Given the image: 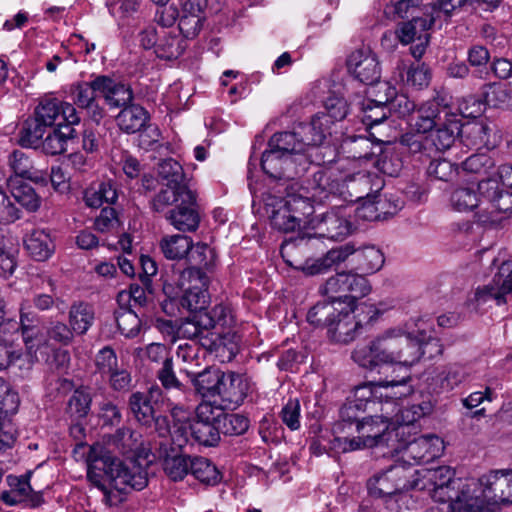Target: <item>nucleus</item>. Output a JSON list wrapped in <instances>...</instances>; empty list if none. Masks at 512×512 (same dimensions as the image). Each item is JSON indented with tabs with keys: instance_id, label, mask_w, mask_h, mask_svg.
I'll return each mask as SVG.
<instances>
[{
	"instance_id": "obj_50",
	"label": "nucleus",
	"mask_w": 512,
	"mask_h": 512,
	"mask_svg": "<svg viewBox=\"0 0 512 512\" xmlns=\"http://www.w3.org/2000/svg\"><path fill=\"white\" fill-rule=\"evenodd\" d=\"M18 253L17 242L0 229V276L12 275L16 268L15 257Z\"/></svg>"
},
{
	"instance_id": "obj_18",
	"label": "nucleus",
	"mask_w": 512,
	"mask_h": 512,
	"mask_svg": "<svg viewBox=\"0 0 512 512\" xmlns=\"http://www.w3.org/2000/svg\"><path fill=\"white\" fill-rule=\"evenodd\" d=\"M478 190L483 196V212L489 214L512 212V191L501 188L497 178L482 179Z\"/></svg>"
},
{
	"instance_id": "obj_6",
	"label": "nucleus",
	"mask_w": 512,
	"mask_h": 512,
	"mask_svg": "<svg viewBox=\"0 0 512 512\" xmlns=\"http://www.w3.org/2000/svg\"><path fill=\"white\" fill-rule=\"evenodd\" d=\"M407 379L363 383L355 387L349 401L354 402L363 412L376 411V406H385L389 399H400L409 393Z\"/></svg>"
},
{
	"instance_id": "obj_59",
	"label": "nucleus",
	"mask_w": 512,
	"mask_h": 512,
	"mask_svg": "<svg viewBox=\"0 0 512 512\" xmlns=\"http://www.w3.org/2000/svg\"><path fill=\"white\" fill-rule=\"evenodd\" d=\"M463 170L488 178H494L492 170L495 167L494 160L487 154H474L462 163Z\"/></svg>"
},
{
	"instance_id": "obj_40",
	"label": "nucleus",
	"mask_w": 512,
	"mask_h": 512,
	"mask_svg": "<svg viewBox=\"0 0 512 512\" xmlns=\"http://www.w3.org/2000/svg\"><path fill=\"white\" fill-rule=\"evenodd\" d=\"M384 255L382 251L374 245L356 247L353 262L355 269L362 273H375L384 264Z\"/></svg>"
},
{
	"instance_id": "obj_48",
	"label": "nucleus",
	"mask_w": 512,
	"mask_h": 512,
	"mask_svg": "<svg viewBox=\"0 0 512 512\" xmlns=\"http://www.w3.org/2000/svg\"><path fill=\"white\" fill-rule=\"evenodd\" d=\"M435 128L430 135V141L435 150L439 152L450 149L461 132V125L456 121L440 122Z\"/></svg>"
},
{
	"instance_id": "obj_37",
	"label": "nucleus",
	"mask_w": 512,
	"mask_h": 512,
	"mask_svg": "<svg viewBox=\"0 0 512 512\" xmlns=\"http://www.w3.org/2000/svg\"><path fill=\"white\" fill-rule=\"evenodd\" d=\"M24 243L28 253L37 261L47 260L55 249L50 233L45 229L32 230Z\"/></svg>"
},
{
	"instance_id": "obj_15",
	"label": "nucleus",
	"mask_w": 512,
	"mask_h": 512,
	"mask_svg": "<svg viewBox=\"0 0 512 512\" xmlns=\"http://www.w3.org/2000/svg\"><path fill=\"white\" fill-rule=\"evenodd\" d=\"M396 400L397 399H389L386 401L384 408L388 409L390 412V424H397L392 430L395 439H398L408 435L410 433L409 426L429 414L432 407L429 402H423L419 405L400 408Z\"/></svg>"
},
{
	"instance_id": "obj_11",
	"label": "nucleus",
	"mask_w": 512,
	"mask_h": 512,
	"mask_svg": "<svg viewBox=\"0 0 512 512\" xmlns=\"http://www.w3.org/2000/svg\"><path fill=\"white\" fill-rule=\"evenodd\" d=\"M381 415L363 417L358 421L353 431L360 449L371 448L386 443L391 449V444L396 442L393 430L390 429V412L384 406L380 408Z\"/></svg>"
},
{
	"instance_id": "obj_34",
	"label": "nucleus",
	"mask_w": 512,
	"mask_h": 512,
	"mask_svg": "<svg viewBox=\"0 0 512 512\" xmlns=\"http://www.w3.org/2000/svg\"><path fill=\"white\" fill-rule=\"evenodd\" d=\"M26 307L21 308V329L22 338L27 349V355L30 361H39L37 351L40 348H47L44 344V339L40 334V330L33 322L36 316L33 313L25 312Z\"/></svg>"
},
{
	"instance_id": "obj_16",
	"label": "nucleus",
	"mask_w": 512,
	"mask_h": 512,
	"mask_svg": "<svg viewBox=\"0 0 512 512\" xmlns=\"http://www.w3.org/2000/svg\"><path fill=\"white\" fill-rule=\"evenodd\" d=\"M349 73L359 82L373 85L381 77L377 56L369 48L353 51L347 59Z\"/></svg>"
},
{
	"instance_id": "obj_2",
	"label": "nucleus",
	"mask_w": 512,
	"mask_h": 512,
	"mask_svg": "<svg viewBox=\"0 0 512 512\" xmlns=\"http://www.w3.org/2000/svg\"><path fill=\"white\" fill-rule=\"evenodd\" d=\"M352 359L369 370L382 365L411 367L420 361L421 351L413 332H406L402 328H389L367 345L358 346L352 353Z\"/></svg>"
},
{
	"instance_id": "obj_64",
	"label": "nucleus",
	"mask_w": 512,
	"mask_h": 512,
	"mask_svg": "<svg viewBox=\"0 0 512 512\" xmlns=\"http://www.w3.org/2000/svg\"><path fill=\"white\" fill-rule=\"evenodd\" d=\"M460 135L467 146L478 147L488 141V127L483 123L467 124L461 128Z\"/></svg>"
},
{
	"instance_id": "obj_63",
	"label": "nucleus",
	"mask_w": 512,
	"mask_h": 512,
	"mask_svg": "<svg viewBox=\"0 0 512 512\" xmlns=\"http://www.w3.org/2000/svg\"><path fill=\"white\" fill-rule=\"evenodd\" d=\"M116 323L121 334L127 338L135 337L140 331L141 320L131 309L117 311Z\"/></svg>"
},
{
	"instance_id": "obj_36",
	"label": "nucleus",
	"mask_w": 512,
	"mask_h": 512,
	"mask_svg": "<svg viewBox=\"0 0 512 512\" xmlns=\"http://www.w3.org/2000/svg\"><path fill=\"white\" fill-rule=\"evenodd\" d=\"M341 307L340 298L319 302L309 310L307 321L311 325L325 327L328 330L337 316H341Z\"/></svg>"
},
{
	"instance_id": "obj_41",
	"label": "nucleus",
	"mask_w": 512,
	"mask_h": 512,
	"mask_svg": "<svg viewBox=\"0 0 512 512\" xmlns=\"http://www.w3.org/2000/svg\"><path fill=\"white\" fill-rule=\"evenodd\" d=\"M117 198L116 187L111 181L92 183L83 196L85 204L90 208H99L103 203L113 204Z\"/></svg>"
},
{
	"instance_id": "obj_32",
	"label": "nucleus",
	"mask_w": 512,
	"mask_h": 512,
	"mask_svg": "<svg viewBox=\"0 0 512 512\" xmlns=\"http://www.w3.org/2000/svg\"><path fill=\"white\" fill-rule=\"evenodd\" d=\"M247 393L248 382L242 375L234 372H223L222 381L217 394L223 402L240 405L246 398Z\"/></svg>"
},
{
	"instance_id": "obj_49",
	"label": "nucleus",
	"mask_w": 512,
	"mask_h": 512,
	"mask_svg": "<svg viewBox=\"0 0 512 512\" xmlns=\"http://www.w3.org/2000/svg\"><path fill=\"white\" fill-rule=\"evenodd\" d=\"M161 252L170 260H180L185 258L192 248V240L185 235H167L159 243Z\"/></svg>"
},
{
	"instance_id": "obj_30",
	"label": "nucleus",
	"mask_w": 512,
	"mask_h": 512,
	"mask_svg": "<svg viewBox=\"0 0 512 512\" xmlns=\"http://www.w3.org/2000/svg\"><path fill=\"white\" fill-rule=\"evenodd\" d=\"M95 86L110 107L118 108L125 106L130 103L133 98L132 90L128 85L116 82L107 76L96 77Z\"/></svg>"
},
{
	"instance_id": "obj_42",
	"label": "nucleus",
	"mask_w": 512,
	"mask_h": 512,
	"mask_svg": "<svg viewBox=\"0 0 512 512\" xmlns=\"http://www.w3.org/2000/svg\"><path fill=\"white\" fill-rule=\"evenodd\" d=\"M426 12H429V9L422 7L418 0L390 1L384 7V15L390 20L402 19L406 21Z\"/></svg>"
},
{
	"instance_id": "obj_58",
	"label": "nucleus",
	"mask_w": 512,
	"mask_h": 512,
	"mask_svg": "<svg viewBox=\"0 0 512 512\" xmlns=\"http://www.w3.org/2000/svg\"><path fill=\"white\" fill-rule=\"evenodd\" d=\"M192 459L182 454L167 455L163 462L164 471L171 480H182L190 472Z\"/></svg>"
},
{
	"instance_id": "obj_1",
	"label": "nucleus",
	"mask_w": 512,
	"mask_h": 512,
	"mask_svg": "<svg viewBox=\"0 0 512 512\" xmlns=\"http://www.w3.org/2000/svg\"><path fill=\"white\" fill-rule=\"evenodd\" d=\"M88 477L103 491V501L116 506L123 501L128 488L142 490L148 484L145 468L134 459L122 461L112 457L108 450L93 444L87 454Z\"/></svg>"
},
{
	"instance_id": "obj_54",
	"label": "nucleus",
	"mask_w": 512,
	"mask_h": 512,
	"mask_svg": "<svg viewBox=\"0 0 512 512\" xmlns=\"http://www.w3.org/2000/svg\"><path fill=\"white\" fill-rule=\"evenodd\" d=\"M348 281L349 271L338 272L329 277L325 283L320 287V292L324 295L331 296V299H338L345 303L348 297Z\"/></svg>"
},
{
	"instance_id": "obj_47",
	"label": "nucleus",
	"mask_w": 512,
	"mask_h": 512,
	"mask_svg": "<svg viewBox=\"0 0 512 512\" xmlns=\"http://www.w3.org/2000/svg\"><path fill=\"white\" fill-rule=\"evenodd\" d=\"M16 183L17 180L12 177L7 180V184L11 189V194L15 202L28 212L37 211L41 206V197L29 184L21 183L20 185H16Z\"/></svg>"
},
{
	"instance_id": "obj_10",
	"label": "nucleus",
	"mask_w": 512,
	"mask_h": 512,
	"mask_svg": "<svg viewBox=\"0 0 512 512\" xmlns=\"http://www.w3.org/2000/svg\"><path fill=\"white\" fill-rule=\"evenodd\" d=\"M434 23L435 18L429 11L421 16L398 23L395 36L402 45L413 44L410 48L411 55L415 59H420L428 47L430 41L429 30Z\"/></svg>"
},
{
	"instance_id": "obj_56",
	"label": "nucleus",
	"mask_w": 512,
	"mask_h": 512,
	"mask_svg": "<svg viewBox=\"0 0 512 512\" xmlns=\"http://www.w3.org/2000/svg\"><path fill=\"white\" fill-rule=\"evenodd\" d=\"M506 295H508V293L503 290L501 281L498 282L495 275L492 283L476 289L474 301L477 306H482L492 301L497 305H501L506 303Z\"/></svg>"
},
{
	"instance_id": "obj_45",
	"label": "nucleus",
	"mask_w": 512,
	"mask_h": 512,
	"mask_svg": "<svg viewBox=\"0 0 512 512\" xmlns=\"http://www.w3.org/2000/svg\"><path fill=\"white\" fill-rule=\"evenodd\" d=\"M147 120V111L139 105H130L123 108L116 117L119 128L128 134L140 131Z\"/></svg>"
},
{
	"instance_id": "obj_60",
	"label": "nucleus",
	"mask_w": 512,
	"mask_h": 512,
	"mask_svg": "<svg viewBox=\"0 0 512 512\" xmlns=\"http://www.w3.org/2000/svg\"><path fill=\"white\" fill-rule=\"evenodd\" d=\"M31 474L22 477L9 475L7 477L8 485L25 501H29L32 507L40 505L42 497L39 493L33 492V488L29 483Z\"/></svg>"
},
{
	"instance_id": "obj_20",
	"label": "nucleus",
	"mask_w": 512,
	"mask_h": 512,
	"mask_svg": "<svg viewBox=\"0 0 512 512\" xmlns=\"http://www.w3.org/2000/svg\"><path fill=\"white\" fill-rule=\"evenodd\" d=\"M162 396L161 389L154 385L146 391H136L129 397V408L136 420L144 426L152 427L155 420V405Z\"/></svg>"
},
{
	"instance_id": "obj_46",
	"label": "nucleus",
	"mask_w": 512,
	"mask_h": 512,
	"mask_svg": "<svg viewBox=\"0 0 512 512\" xmlns=\"http://www.w3.org/2000/svg\"><path fill=\"white\" fill-rule=\"evenodd\" d=\"M379 149V144L373 142L366 136H351L344 140L342 144L343 151L348 158L355 160H368L376 155L375 149Z\"/></svg>"
},
{
	"instance_id": "obj_13",
	"label": "nucleus",
	"mask_w": 512,
	"mask_h": 512,
	"mask_svg": "<svg viewBox=\"0 0 512 512\" xmlns=\"http://www.w3.org/2000/svg\"><path fill=\"white\" fill-rule=\"evenodd\" d=\"M209 278L199 269H184L180 274L179 285L185 289L181 306L192 312L208 311L209 295L207 291Z\"/></svg>"
},
{
	"instance_id": "obj_5",
	"label": "nucleus",
	"mask_w": 512,
	"mask_h": 512,
	"mask_svg": "<svg viewBox=\"0 0 512 512\" xmlns=\"http://www.w3.org/2000/svg\"><path fill=\"white\" fill-rule=\"evenodd\" d=\"M158 175L162 181V187L151 201L152 209L156 212H164L176 201L177 195L191 197L190 180L186 177L183 167L172 158L164 159L159 163Z\"/></svg>"
},
{
	"instance_id": "obj_22",
	"label": "nucleus",
	"mask_w": 512,
	"mask_h": 512,
	"mask_svg": "<svg viewBox=\"0 0 512 512\" xmlns=\"http://www.w3.org/2000/svg\"><path fill=\"white\" fill-rule=\"evenodd\" d=\"M309 194L314 202L322 203L331 196L342 194V183L332 169H319L302 188Z\"/></svg>"
},
{
	"instance_id": "obj_51",
	"label": "nucleus",
	"mask_w": 512,
	"mask_h": 512,
	"mask_svg": "<svg viewBox=\"0 0 512 512\" xmlns=\"http://www.w3.org/2000/svg\"><path fill=\"white\" fill-rule=\"evenodd\" d=\"M481 95L483 102L489 107L504 108L512 104V96L507 84H485Z\"/></svg>"
},
{
	"instance_id": "obj_38",
	"label": "nucleus",
	"mask_w": 512,
	"mask_h": 512,
	"mask_svg": "<svg viewBox=\"0 0 512 512\" xmlns=\"http://www.w3.org/2000/svg\"><path fill=\"white\" fill-rule=\"evenodd\" d=\"M139 434L130 428H120L113 435L109 436L104 443H97L109 451L112 457H116L113 452L118 451L127 454L136 450L139 443Z\"/></svg>"
},
{
	"instance_id": "obj_12",
	"label": "nucleus",
	"mask_w": 512,
	"mask_h": 512,
	"mask_svg": "<svg viewBox=\"0 0 512 512\" xmlns=\"http://www.w3.org/2000/svg\"><path fill=\"white\" fill-rule=\"evenodd\" d=\"M268 147H273L284 156L294 160V163L305 170L308 169L310 164L320 165L326 162L323 156H314L313 153L308 151L302 137L298 133L297 126L293 131L275 133L269 139Z\"/></svg>"
},
{
	"instance_id": "obj_31",
	"label": "nucleus",
	"mask_w": 512,
	"mask_h": 512,
	"mask_svg": "<svg viewBox=\"0 0 512 512\" xmlns=\"http://www.w3.org/2000/svg\"><path fill=\"white\" fill-rule=\"evenodd\" d=\"M266 206L270 208V222L273 228L281 232H292L300 227L294 214L290 211L281 196L269 195Z\"/></svg>"
},
{
	"instance_id": "obj_62",
	"label": "nucleus",
	"mask_w": 512,
	"mask_h": 512,
	"mask_svg": "<svg viewBox=\"0 0 512 512\" xmlns=\"http://www.w3.org/2000/svg\"><path fill=\"white\" fill-rule=\"evenodd\" d=\"M359 412H363V410L354 402L348 400L340 410L341 420L335 424L334 432L345 434L347 429L353 431L358 421L362 419L359 416Z\"/></svg>"
},
{
	"instance_id": "obj_25",
	"label": "nucleus",
	"mask_w": 512,
	"mask_h": 512,
	"mask_svg": "<svg viewBox=\"0 0 512 512\" xmlns=\"http://www.w3.org/2000/svg\"><path fill=\"white\" fill-rule=\"evenodd\" d=\"M285 191L286 195L282 199L292 214L298 218V224L312 227L317 217L314 216L315 208L312 204L314 202L312 197L302 188L296 189L294 185L286 187Z\"/></svg>"
},
{
	"instance_id": "obj_43",
	"label": "nucleus",
	"mask_w": 512,
	"mask_h": 512,
	"mask_svg": "<svg viewBox=\"0 0 512 512\" xmlns=\"http://www.w3.org/2000/svg\"><path fill=\"white\" fill-rule=\"evenodd\" d=\"M68 318L72 330H74L76 334L83 335L94 323V308L87 302H75L69 309Z\"/></svg>"
},
{
	"instance_id": "obj_7",
	"label": "nucleus",
	"mask_w": 512,
	"mask_h": 512,
	"mask_svg": "<svg viewBox=\"0 0 512 512\" xmlns=\"http://www.w3.org/2000/svg\"><path fill=\"white\" fill-rule=\"evenodd\" d=\"M476 481L479 486L473 498L479 512H489V505L512 504V470L492 471Z\"/></svg>"
},
{
	"instance_id": "obj_21",
	"label": "nucleus",
	"mask_w": 512,
	"mask_h": 512,
	"mask_svg": "<svg viewBox=\"0 0 512 512\" xmlns=\"http://www.w3.org/2000/svg\"><path fill=\"white\" fill-rule=\"evenodd\" d=\"M261 167L268 176L276 179H293L306 171L273 147L263 152Z\"/></svg>"
},
{
	"instance_id": "obj_28",
	"label": "nucleus",
	"mask_w": 512,
	"mask_h": 512,
	"mask_svg": "<svg viewBox=\"0 0 512 512\" xmlns=\"http://www.w3.org/2000/svg\"><path fill=\"white\" fill-rule=\"evenodd\" d=\"M362 328V321L357 319L353 312L341 307V316L333 321L327 330L331 341L340 344H347L353 341Z\"/></svg>"
},
{
	"instance_id": "obj_53",
	"label": "nucleus",
	"mask_w": 512,
	"mask_h": 512,
	"mask_svg": "<svg viewBox=\"0 0 512 512\" xmlns=\"http://www.w3.org/2000/svg\"><path fill=\"white\" fill-rule=\"evenodd\" d=\"M47 128L48 127L34 115L33 118H29L23 123L20 131L19 143L23 147H38Z\"/></svg>"
},
{
	"instance_id": "obj_33",
	"label": "nucleus",
	"mask_w": 512,
	"mask_h": 512,
	"mask_svg": "<svg viewBox=\"0 0 512 512\" xmlns=\"http://www.w3.org/2000/svg\"><path fill=\"white\" fill-rule=\"evenodd\" d=\"M197 393L202 397H215L219 392L223 371L216 367H207L201 372L185 370Z\"/></svg>"
},
{
	"instance_id": "obj_61",
	"label": "nucleus",
	"mask_w": 512,
	"mask_h": 512,
	"mask_svg": "<svg viewBox=\"0 0 512 512\" xmlns=\"http://www.w3.org/2000/svg\"><path fill=\"white\" fill-rule=\"evenodd\" d=\"M219 421V432L229 436L243 435L250 425L247 417L236 413H223Z\"/></svg>"
},
{
	"instance_id": "obj_9",
	"label": "nucleus",
	"mask_w": 512,
	"mask_h": 512,
	"mask_svg": "<svg viewBox=\"0 0 512 512\" xmlns=\"http://www.w3.org/2000/svg\"><path fill=\"white\" fill-rule=\"evenodd\" d=\"M444 450L443 440L435 434L421 435L413 439H405L404 437L396 439L391 444V452L402 454V461L406 465H414L409 460L418 462H429L442 455Z\"/></svg>"
},
{
	"instance_id": "obj_52",
	"label": "nucleus",
	"mask_w": 512,
	"mask_h": 512,
	"mask_svg": "<svg viewBox=\"0 0 512 512\" xmlns=\"http://www.w3.org/2000/svg\"><path fill=\"white\" fill-rule=\"evenodd\" d=\"M190 473L199 482L208 486H215L221 480L217 467L203 457H194L192 459Z\"/></svg>"
},
{
	"instance_id": "obj_24",
	"label": "nucleus",
	"mask_w": 512,
	"mask_h": 512,
	"mask_svg": "<svg viewBox=\"0 0 512 512\" xmlns=\"http://www.w3.org/2000/svg\"><path fill=\"white\" fill-rule=\"evenodd\" d=\"M297 128L308 151L313 153L314 156H322L321 147L324 145L327 136L331 135L328 117L316 114L309 123H301L297 125Z\"/></svg>"
},
{
	"instance_id": "obj_17",
	"label": "nucleus",
	"mask_w": 512,
	"mask_h": 512,
	"mask_svg": "<svg viewBox=\"0 0 512 512\" xmlns=\"http://www.w3.org/2000/svg\"><path fill=\"white\" fill-rule=\"evenodd\" d=\"M342 189L346 191L352 201H361L366 198H375L384 187V180L377 173L359 171L345 177Z\"/></svg>"
},
{
	"instance_id": "obj_19",
	"label": "nucleus",
	"mask_w": 512,
	"mask_h": 512,
	"mask_svg": "<svg viewBox=\"0 0 512 512\" xmlns=\"http://www.w3.org/2000/svg\"><path fill=\"white\" fill-rule=\"evenodd\" d=\"M34 115L48 128L56 126L60 121L70 124L80 122L76 108L71 103L61 102L57 99L41 101L35 108Z\"/></svg>"
},
{
	"instance_id": "obj_3",
	"label": "nucleus",
	"mask_w": 512,
	"mask_h": 512,
	"mask_svg": "<svg viewBox=\"0 0 512 512\" xmlns=\"http://www.w3.org/2000/svg\"><path fill=\"white\" fill-rule=\"evenodd\" d=\"M413 476L415 490L428 491L434 501H451V508L456 512H479L480 506L473 498L479 486L476 479L456 478L455 471L449 466L413 467Z\"/></svg>"
},
{
	"instance_id": "obj_57",
	"label": "nucleus",
	"mask_w": 512,
	"mask_h": 512,
	"mask_svg": "<svg viewBox=\"0 0 512 512\" xmlns=\"http://www.w3.org/2000/svg\"><path fill=\"white\" fill-rule=\"evenodd\" d=\"M189 429L193 439L200 445L215 446L220 440L219 425L192 421Z\"/></svg>"
},
{
	"instance_id": "obj_8",
	"label": "nucleus",
	"mask_w": 512,
	"mask_h": 512,
	"mask_svg": "<svg viewBox=\"0 0 512 512\" xmlns=\"http://www.w3.org/2000/svg\"><path fill=\"white\" fill-rule=\"evenodd\" d=\"M233 323L231 310L225 304H217L210 311H200L183 320L177 328V335L181 338L199 339L210 333L216 327H225Z\"/></svg>"
},
{
	"instance_id": "obj_29",
	"label": "nucleus",
	"mask_w": 512,
	"mask_h": 512,
	"mask_svg": "<svg viewBox=\"0 0 512 512\" xmlns=\"http://www.w3.org/2000/svg\"><path fill=\"white\" fill-rule=\"evenodd\" d=\"M70 363V355L67 351L56 350L49 362L51 373L46 378L47 387L51 393H65L72 389L70 380L63 377Z\"/></svg>"
},
{
	"instance_id": "obj_4",
	"label": "nucleus",
	"mask_w": 512,
	"mask_h": 512,
	"mask_svg": "<svg viewBox=\"0 0 512 512\" xmlns=\"http://www.w3.org/2000/svg\"><path fill=\"white\" fill-rule=\"evenodd\" d=\"M413 478V466L397 461L369 479L367 484L369 495L383 499L391 510L396 509L397 502L406 497L404 493L415 490Z\"/></svg>"
},
{
	"instance_id": "obj_14",
	"label": "nucleus",
	"mask_w": 512,
	"mask_h": 512,
	"mask_svg": "<svg viewBox=\"0 0 512 512\" xmlns=\"http://www.w3.org/2000/svg\"><path fill=\"white\" fill-rule=\"evenodd\" d=\"M174 204L177 205L166 212V220L179 231H196L200 224L196 192L191 190V197L189 199L184 194L177 195Z\"/></svg>"
},
{
	"instance_id": "obj_39",
	"label": "nucleus",
	"mask_w": 512,
	"mask_h": 512,
	"mask_svg": "<svg viewBox=\"0 0 512 512\" xmlns=\"http://www.w3.org/2000/svg\"><path fill=\"white\" fill-rule=\"evenodd\" d=\"M9 166L15 176L29 179L36 183H46L47 174L36 169L29 157L20 150H15L9 157Z\"/></svg>"
},
{
	"instance_id": "obj_23",
	"label": "nucleus",
	"mask_w": 512,
	"mask_h": 512,
	"mask_svg": "<svg viewBox=\"0 0 512 512\" xmlns=\"http://www.w3.org/2000/svg\"><path fill=\"white\" fill-rule=\"evenodd\" d=\"M201 346L219 362L227 363L239 352V337L230 331L223 334L210 331L206 336H202Z\"/></svg>"
},
{
	"instance_id": "obj_26",
	"label": "nucleus",
	"mask_w": 512,
	"mask_h": 512,
	"mask_svg": "<svg viewBox=\"0 0 512 512\" xmlns=\"http://www.w3.org/2000/svg\"><path fill=\"white\" fill-rule=\"evenodd\" d=\"M96 92H98V88L95 86L94 79L91 82H81L73 85L70 95L73 106L76 105L79 109L84 110L94 122L99 123L104 117V110L96 101Z\"/></svg>"
},
{
	"instance_id": "obj_27",
	"label": "nucleus",
	"mask_w": 512,
	"mask_h": 512,
	"mask_svg": "<svg viewBox=\"0 0 512 512\" xmlns=\"http://www.w3.org/2000/svg\"><path fill=\"white\" fill-rule=\"evenodd\" d=\"M312 228L319 229L322 234L330 239L338 240L351 233V223L346 219L345 209L322 213L316 217Z\"/></svg>"
},
{
	"instance_id": "obj_55",
	"label": "nucleus",
	"mask_w": 512,
	"mask_h": 512,
	"mask_svg": "<svg viewBox=\"0 0 512 512\" xmlns=\"http://www.w3.org/2000/svg\"><path fill=\"white\" fill-rule=\"evenodd\" d=\"M189 260L193 266L188 269H199L202 272L211 271L216 263L215 251L205 243L192 244Z\"/></svg>"
},
{
	"instance_id": "obj_44",
	"label": "nucleus",
	"mask_w": 512,
	"mask_h": 512,
	"mask_svg": "<svg viewBox=\"0 0 512 512\" xmlns=\"http://www.w3.org/2000/svg\"><path fill=\"white\" fill-rule=\"evenodd\" d=\"M482 200L483 196L480 194L478 187H458L450 197L452 207L460 212L473 211L476 208L483 211L485 204Z\"/></svg>"
},
{
	"instance_id": "obj_35",
	"label": "nucleus",
	"mask_w": 512,
	"mask_h": 512,
	"mask_svg": "<svg viewBox=\"0 0 512 512\" xmlns=\"http://www.w3.org/2000/svg\"><path fill=\"white\" fill-rule=\"evenodd\" d=\"M441 109L438 102L430 100L415 109L411 118V126L418 134L431 132L441 122Z\"/></svg>"
}]
</instances>
